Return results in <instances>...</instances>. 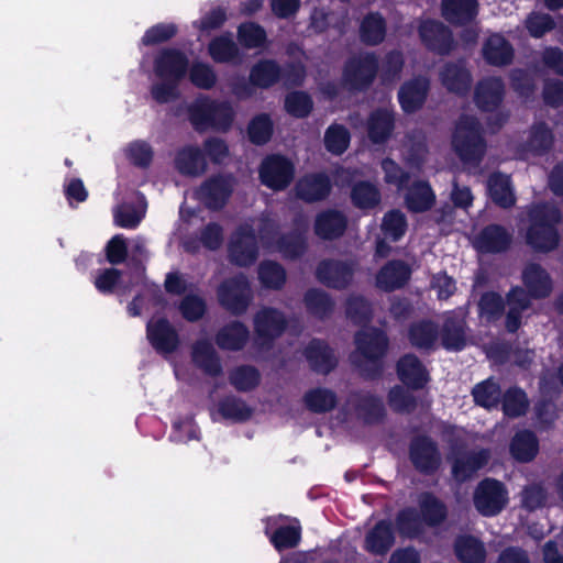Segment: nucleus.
<instances>
[{"instance_id": "obj_1", "label": "nucleus", "mask_w": 563, "mask_h": 563, "mask_svg": "<svg viewBox=\"0 0 563 563\" xmlns=\"http://www.w3.org/2000/svg\"><path fill=\"white\" fill-rule=\"evenodd\" d=\"M526 244L537 253H549L560 244L558 225L562 221L561 210L547 203L532 205L528 211Z\"/></svg>"}, {"instance_id": "obj_8", "label": "nucleus", "mask_w": 563, "mask_h": 563, "mask_svg": "<svg viewBox=\"0 0 563 563\" xmlns=\"http://www.w3.org/2000/svg\"><path fill=\"white\" fill-rule=\"evenodd\" d=\"M217 295L220 306L236 317L244 314L252 301L250 282L243 274L224 279Z\"/></svg>"}, {"instance_id": "obj_19", "label": "nucleus", "mask_w": 563, "mask_h": 563, "mask_svg": "<svg viewBox=\"0 0 563 563\" xmlns=\"http://www.w3.org/2000/svg\"><path fill=\"white\" fill-rule=\"evenodd\" d=\"M512 243V234L501 224L485 225L474 240V247L483 254H500L507 252Z\"/></svg>"}, {"instance_id": "obj_44", "label": "nucleus", "mask_w": 563, "mask_h": 563, "mask_svg": "<svg viewBox=\"0 0 563 563\" xmlns=\"http://www.w3.org/2000/svg\"><path fill=\"white\" fill-rule=\"evenodd\" d=\"M350 198L352 205L358 210H373L382 201L378 187L368 180H358L351 187Z\"/></svg>"}, {"instance_id": "obj_23", "label": "nucleus", "mask_w": 563, "mask_h": 563, "mask_svg": "<svg viewBox=\"0 0 563 563\" xmlns=\"http://www.w3.org/2000/svg\"><path fill=\"white\" fill-rule=\"evenodd\" d=\"M396 542L395 528L390 520L380 519L367 531L364 549L376 556L386 555Z\"/></svg>"}, {"instance_id": "obj_37", "label": "nucleus", "mask_w": 563, "mask_h": 563, "mask_svg": "<svg viewBox=\"0 0 563 563\" xmlns=\"http://www.w3.org/2000/svg\"><path fill=\"white\" fill-rule=\"evenodd\" d=\"M539 448L537 434L532 430L522 429L512 435L509 443V453L516 462L529 463L538 455Z\"/></svg>"}, {"instance_id": "obj_33", "label": "nucleus", "mask_w": 563, "mask_h": 563, "mask_svg": "<svg viewBox=\"0 0 563 563\" xmlns=\"http://www.w3.org/2000/svg\"><path fill=\"white\" fill-rule=\"evenodd\" d=\"M522 283L533 299H544L552 291L550 274L538 263L526 265L522 271Z\"/></svg>"}, {"instance_id": "obj_10", "label": "nucleus", "mask_w": 563, "mask_h": 563, "mask_svg": "<svg viewBox=\"0 0 563 563\" xmlns=\"http://www.w3.org/2000/svg\"><path fill=\"white\" fill-rule=\"evenodd\" d=\"M234 190L231 174H216L205 179L195 190V198L208 210L219 211L229 202Z\"/></svg>"}, {"instance_id": "obj_24", "label": "nucleus", "mask_w": 563, "mask_h": 563, "mask_svg": "<svg viewBox=\"0 0 563 563\" xmlns=\"http://www.w3.org/2000/svg\"><path fill=\"white\" fill-rule=\"evenodd\" d=\"M440 335L439 325L431 319H420L409 324L407 339L418 351L432 352L437 350Z\"/></svg>"}, {"instance_id": "obj_31", "label": "nucleus", "mask_w": 563, "mask_h": 563, "mask_svg": "<svg viewBox=\"0 0 563 563\" xmlns=\"http://www.w3.org/2000/svg\"><path fill=\"white\" fill-rule=\"evenodd\" d=\"M466 322L456 316H448L440 329L441 345L449 352L463 351L467 345Z\"/></svg>"}, {"instance_id": "obj_48", "label": "nucleus", "mask_w": 563, "mask_h": 563, "mask_svg": "<svg viewBox=\"0 0 563 563\" xmlns=\"http://www.w3.org/2000/svg\"><path fill=\"white\" fill-rule=\"evenodd\" d=\"M208 54L218 64H227L240 59V49L230 33L213 37L208 44Z\"/></svg>"}, {"instance_id": "obj_7", "label": "nucleus", "mask_w": 563, "mask_h": 563, "mask_svg": "<svg viewBox=\"0 0 563 563\" xmlns=\"http://www.w3.org/2000/svg\"><path fill=\"white\" fill-rule=\"evenodd\" d=\"M295 165L283 154L266 155L258 167V178L263 186L273 191H284L295 179Z\"/></svg>"}, {"instance_id": "obj_12", "label": "nucleus", "mask_w": 563, "mask_h": 563, "mask_svg": "<svg viewBox=\"0 0 563 563\" xmlns=\"http://www.w3.org/2000/svg\"><path fill=\"white\" fill-rule=\"evenodd\" d=\"M355 266L353 262L324 258L320 261L316 267V278L323 286L344 290L353 282Z\"/></svg>"}, {"instance_id": "obj_2", "label": "nucleus", "mask_w": 563, "mask_h": 563, "mask_svg": "<svg viewBox=\"0 0 563 563\" xmlns=\"http://www.w3.org/2000/svg\"><path fill=\"white\" fill-rule=\"evenodd\" d=\"M356 351L362 360L354 361L360 375L365 380H377L384 373V358L389 349L387 333L377 327L358 330L354 335Z\"/></svg>"}, {"instance_id": "obj_45", "label": "nucleus", "mask_w": 563, "mask_h": 563, "mask_svg": "<svg viewBox=\"0 0 563 563\" xmlns=\"http://www.w3.org/2000/svg\"><path fill=\"white\" fill-rule=\"evenodd\" d=\"M553 145L554 133L552 129L544 121L533 123L526 142V148L534 156H543L553 148Z\"/></svg>"}, {"instance_id": "obj_36", "label": "nucleus", "mask_w": 563, "mask_h": 563, "mask_svg": "<svg viewBox=\"0 0 563 563\" xmlns=\"http://www.w3.org/2000/svg\"><path fill=\"white\" fill-rule=\"evenodd\" d=\"M418 507L420 518L428 527H439L448 519V506L431 492H422L419 495Z\"/></svg>"}, {"instance_id": "obj_57", "label": "nucleus", "mask_w": 563, "mask_h": 563, "mask_svg": "<svg viewBox=\"0 0 563 563\" xmlns=\"http://www.w3.org/2000/svg\"><path fill=\"white\" fill-rule=\"evenodd\" d=\"M274 133V123L267 113L256 114L247 124L249 141L257 146L267 144Z\"/></svg>"}, {"instance_id": "obj_62", "label": "nucleus", "mask_w": 563, "mask_h": 563, "mask_svg": "<svg viewBox=\"0 0 563 563\" xmlns=\"http://www.w3.org/2000/svg\"><path fill=\"white\" fill-rule=\"evenodd\" d=\"M284 107L289 115L305 119L313 110V100L308 92L295 90L286 95Z\"/></svg>"}, {"instance_id": "obj_11", "label": "nucleus", "mask_w": 563, "mask_h": 563, "mask_svg": "<svg viewBox=\"0 0 563 563\" xmlns=\"http://www.w3.org/2000/svg\"><path fill=\"white\" fill-rule=\"evenodd\" d=\"M408 455L413 468L422 475H434L442 464L438 443L427 434H418L411 438Z\"/></svg>"}, {"instance_id": "obj_34", "label": "nucleus", "mask_w": 563, "mask_h": 563, "mask_svg": "<svg viewBox=\"0 0 563 563\" xmlns=\"http://www.w3.org/2000/svg\"><path fill=\"white\" fill-rule=\"evenodd\" d=\"M354 409L365 424L374 426L384 421L386 409L383 399L369 391L354 395Z\"/></svg>"}, {"instance_id": "obj_28", "label": "nucleus", "mask_w": 563, "mask_h": 563, "mask_svg": "<svg viewBox=\"0 0 563 563\" xmlns=\"http://www.w3.org/2000/svg\"><path fill=\"white\" fill-rule=\"evenodd\" d=\"M191 361L210 377H218L223 373L221 358L208 339H199L192 344Z\"/></svg>"}, {"instance_id": "obj_63", "label": "nucleus", "mask_w": 563, "mask_h": 563, "mask_svg": "<svg viewBox=\"0 0 563 563\" xmlns=\"http://www.w3.org/2000/svg\"><path fill=\"white\" fill-rule=\"evenodd\" d=\"M405 66L404 54L398 49L387 52L380 66V81L383 85L396 82L402 73Z\"/></svg>"}, {"instance_id": "obj_38", "label": "nucleus", "mask_w": 563, "mask_h": 563, "mask_svg": "<svg viewBox=\"0 0 563 563\" xmlns=\"http://www.w3.org/2000/svg\"><path fill=\"white\" fill-rule=\"evenodd\" d=\"M395 129L394 113L387 109L378 108L371 112L367 119V136L373 144L386 143Z\"/></svg>"}, {"instance_id": "obj_15", "label": "nucleus", "mask_w": 563, "mask_h": 563, "mask_svg": "<svg viewBox=\"0 0 563 563\" xmlns=\"http://www.w3.org/2000/svg\"><path fill=\"white\" fill-rule=\"evenodd\" d=\"M189 59L187 55L174 47L163 48L154 59V73L159 79L181 82L187 76Z\"/></svg>"}, {"instance_id": "obj_50", "label": "nucleus", "mask_w": 563, "mask_h": 563, "mask_svg": "<svg viewBox=\"0 0 563 563\" xmlns=\"http://www.w3.org/2000/svg\"><path fill=\"white\" fill-rule=\"evenodd\" d=\"M303 404L313 413H325L336 407L338 396L329 388L314 387L305 393Z\"/></svg>"}, {"instance_id": "obj_32", "label": "nucleus", "mask_w": 563, "mask_h": 563, "mask_svg": "<svg viewBox=\"0 0 563 563\" xmlns=\"http://www.w3.org/2000/svg\"><path fill=\"white\" fill-rule=\"evenodd\" d=\"M477 13V0H442L441 14L451 25H467L476 18Z\"/></svg>"}, {"instance_id": "obj_17", "label": "nucleus", "mask_w": 563, "mask_h": 563, "mask_svg": "<svg viewBox=\"0 0 563 563\" xmlns=\"http://www.w3.org/2000/svg\"><path fill=\"white\" fill-rule=\"evenodd\" d=\"M230 262L240 267L253 265L258 256L256 235L251 228H240L228 247Z\"/></svg>"}, {"instance_id": "obj_51", "label": "nucleus", "mask_w": 563, "mask_h": 563, "mask_svg": "<svg viewBox=\"0 0 563 563\" xmlns=\"http://www.w3.org/2000/svg\"><path fill=\"white\" fill-rule=\"evenodd\" d=\"M261 380V372L254 365H239L229 373L230 385L240 393H249L256 389Z\"/></svg>"}, {"instance_id": "obj_4", "label": "nucleus", "mask_w": 563, "mask_h": 563, "mask_svg": "<svg viewBox=\"0 0 563 563\" xmlns=\"http://www.w3.org/2000/svg\"><path fill=\"white\" fill-rule=\"evenodd\" d=\"M452 147L464 164L478 165L486 153L484 130L474 115H462L452 134Z\"/></svg>"}, {"instance_id": "obj_53", "label": "nucleus", "mask_w": 563, "mask_h": 563, "mask_svg": "<svg viewBox=\"0 0 563 563\" xmlns=\"http://www.w3.org/2000/svg\"><path fill=\"white\" fill-rule=\"evenodd\" d=\"M500 400L503 412L508 418H519L528 412L529 399L520 387H509Z\"/></svg>"}, {"instance_id": "obj_26", "label": "nucleus", "mask_w": 563, "mask_h": 563, "mask_svg": "<svg viewBox=\"0 0 563 563\" xmlns=\"http://www.w3.org/2000/svg\"><path fill=\"white\" fill-rule=\"evenodd\" d=\"M176 170L187 177H198L206 173L208 163L203 151L197 145H185L176 151Z\"/></svg>"}, {"instance_id": "obj_22", "label": "nucleus", "mask_w": 563, "mask_h": 563, "mask_svg": "<svg viewBox=\"0 0 563 563\" xmlns=\"http://www.w3.org/2000/svg\"><path fill=\"white\" fill-rule=\"evenodd\" d=\"M429 90V79L423 76L405 81L398 90V101L402 111L407 114L419 111L427 100Z\"/></svg>"}, {"instance_id": "obj_61", "label": "nucleus", "mask_w": 563, "mask_h": 563, "mask_svg": "<svg viewBox=\"0 0 563 563\" xmlns=\"http://www.w3.org/2000/svg\"><path fill=\"white\" fill-rule=\"evenodd\" d=\"M351 134L343 124L333 123L324 133L325 150L333 155H342L350 145Z\"/></svg>"}, {"instance_id": "obj_30", "label": "nucleus", "mask_w": 563, "mask_h": 563, "mask_svg": "<svg viewBox=\"0 0 563 563\" xmlns=\"http://www.w3.org/2000/svg\"><path fill=\"white\" fill-rule=\"evenodd\" d=\"M483 58L490 66L503 67L514 60L515 51L511 43L501 34H492L482 48Z\"/></svg>"}, {"instance_id": "obj_6", "label": "nucleus", "mask_w": 563, "mask_h": 563, "mask_svg": "<svg viewBox=\"0 0 563 563\" xmlns=\"http://www.w3.org/2000/svg\"><path fill=\"white\" fill-rule=\"evenodd\" d=\"M509 503V492L505 483L493 477L479 481L473 493V505L477 512L487 518L503 512Z\"/></svg>"}, {"instance_id": "obj_21", "label": "nucleus", "mask_w": 563, "mask_h": 563, "mask_svg": "<svg viewBox=\"0 0 563 563\" xmlns=\"http://www.w3.org/2000/svg\"><path fill=\"white\" fill-rule=\"evenodd\" d=\"M505 85L499 77L481 79L474 89V103L482 112H494L503 103Z\"/></svg>"}, {"instance_id": "obj_27", "label": "nucleus", "mask_w": 563, "mask_h": 563, "mask_svg": "<svg viewBox=\"0 0 563 563\" xmlns=\"http://www.w3.org/2000/svg\"><path fill=\"white\" fill-rule=\"evenodd\" d=\"M347 229L346 216L336 209H327L316 216L313 230L324 241L340 239Z\"/></svg>"}, {"instance_id": "obj_20", "label": "nucleus", "mask_w": 563, "mask_h": 563, "mask_svg": "<svg viewBox=\"0 0 563 563\" xmlns=\"http://www.w3.org/2000/svg\"><path fill=\"white\" fill-rule=\"evenodd\" d=\"M396 373L399 380L411 390H420L430 380L427 367L413 353H406L396 363Z\"/></svg>"}, {"instance_id": "obj_5", "label": "nucleus", "mask_w": 563, "mask_h": 563, "mask_svg": "<svg viewBox=\"0 0 563 563\" xmlns=\"http://www.w3.org/2000/svg\"><path fill=\"white\" fill-rule=\"evenodd\" d=\"M379 71V59L374 52H366L346 58L342 67L340 86L350 93L366 92Z\"/></svg>"}, {"instance_id": "obj_56", "label": "nucleus", "mask_w": 563, "mask_h": 563, "mask_svg": "<svg viewBox=\"0 0 563 563\" xmlns=\"http://www.w3.org/2000/svg\"><path fill=\"white\" fill-rule=\"evenodd\" d=\"M345 314L353 324L365 327L373 318V308L364 296L351 295L345 302Z\"/></svg>"}, {"instance_id": "obj_25", "label": "nucleus", "mask_w": 563, "mask_h": 563, "mask_svg": "<svg viewBox=\"0 0 563 563\" xmlns=\"http://www.w3.org/2000/svg\"><path fill=\"white\" fill-rule=\"evenodd\" d=\"M411 277L409 265L401 260H391L384 264L376 274L377 288L390 292L402 288Z\"/></svg>"}, {"instance_id": "obj_64", "label": "nucleus", "mask_w": 563, "mask_h": 563, "mask_svg": "<svg viewBox=\"0 0 563 563\" xmlns=\"http://www.w3.org/2000/svg\"><path fill=\"white\" fill-rule=\"evenodd\" d=\"M190 82L198 89L210 90L217 84V74L213 67L205 62L196 60L188 67Z\"/></svg>"}, {"instance_id": "obj_54", "label": "nucleus", "mask_w": 563, "mask_h": 563, "mask_svg": "<svg viewBox=\"0 0 563 563\" xmlns=\"http://www.w3.org/2000/svg\"><path fill=\"white\" fill-rule=\"evenodd\" d=\"M474 402L485 409L496 408L501 399V389L492 377L476 384L472 389Z\"/></svg>"}, {"instance_id": "obj_43", "label": "nucleus", "mask_w": 563, "mask_h": 563, "mask_svg": "<svg viewBox=\"0 0 563 563\" xmlns=\"http://www.w3.org/2000/svg\"><path fill=\"white\" fill-rule=\"evenodd\" d=\"M454 554L462 563H485L486 549L484 543L472 534L459 536L453 544Z\"/></svg>"}, {"instance_id": "obj_35", "label": "nucleus", "mask_w": 563, "mask_h": 563, "mask_svg": "<svg viewBox=\"0 0 563 563\" xmlns=\"http://www.w3.org/2000/svg\"><path fill=\"white\" fill-rule=\"evenodd\" d=\"M443 87L457 96H466L472 86V74L464 66L456 63H446L440 71Z\"/></svg>"}, {"instance_id": "obj_14", "label": "nucleus", "mask_w": 563, "mask_h": 563, "mask_svg": "<svg viewBox=\"0 0 563 563\" xmlns=\"http://www.w3.org/2000/svg\"><path fill=\"white\" fill-rule=\"evenodd\" d=\"M332 181L324 172L308 173L301 176L295 184L294 191L298 200L305 203L324 201L332 191Z\"/></svg>"}, {"instance_id": "obj_18", "label": "nucleus", "mask_w": 563, "mask_h": 563, "mask_svg": "<svg viewBox=\"0 0 563 563\" xmlns=\"http://www.w3.org/2000/svg\"><path fill=\"white\" fill-rule=\"evenodd\" d=\"M303 356L310 369L319 375H329L339 364L334 350L323 339H311L303 349Z\"/></svg>"}, {"instance_id": "obj_9", "label": "nucleus", "mask_w": 563, "mask_h": 563, "mask_svg": "<svg viewBox=\"0 0 563 563\" xmlns=\"http://www.w3.org/2000/svg\"><path fill=\"white\" fill-rule=\"evenodd\" d=\"M256 345L264 350L273 347L288 327V320L283 311L274 307L260 309L253 319Z\"/></svg>"}, {"instance_id": "obj_39", "label": "nucleus", "mask_w": 563, "mask_h": 563, "mask_svg": "<svg viewBox=\"0 0 563 563\" xmlns=\"http://www.w3.org/2000/svg\"><path fill=\"white\" fill-rule=\"evenodd\" d=\"M435 194L427 180H416L405 195L406 208L412 213H422L432 209Z\"/></svg>"}, {"instance_id": "obj_29", "label": "nucleus", "mask_w": 563, "mask_h": 563, "mask_svg": "<svg viewBox=\"0 0 563 563\" xmlns=\"http://www.w3.org/2000/svg\"><path fill=\"white\" fill-rule=\"evenodd\" d=\"M489 461V451L479 449L478 451L465 452L452 461L451 473L455 481L464 483L482 470Z\"/></svg>"}, {"instance_id": "obj_13", "label": "nucleus", "mask_w": 563, "mask_h": 563, "mask_svg": "<svg viewBox=\"0 0 563 563\" xmlns=\"http://www.w3.org/2000/svg\"><path fill=\"white\" fill-rule=\"evenodd\" d=\"M418 32L422 44L434 54L445 56L455 47L452 31L438 20L421 22Z\"/></svg>"}, {"instance_id": "obj_46", "label": "nucleus", "mask_w": 563, "mask_h": 563, "mask_svg": "<svg viewBox=\"0 0 563 563\" xmlns=\"http://www.w3.org/2000/svg\"><path fill=\"white\" fill-rule=\"evenodd\" d=\"M303 302L308 313L319 320L330 318L335 306L332 297L320 288L308 289L305 292Z\"/></svg>"}, {"instance_id": "obj_60", "label": "nucleus", "mask_w": 563, "mask_h": 563, "mask_svg": "<svg viewBox=\"0 0 563 563\" xmlns=\"http://www.w3.org/2000/svg\"><path fill=\"white\" fill-rule=\"evenodd\" d=\"M238 41L246 49L263 47L267 42L265 29L256 22H243L238 26Z\"/></svg>"}, {"instance_id": "obj_47", "label": "nucleus", "mask_w": 563, "mask_h": 563, "mask_svg": "<svg viewBox=\"0 0 563 563\" xmlns=\"http://www.w3.org/2000/svg\"><path fill=\"white\" fill-rule=\"evenodd\" d=\"M395 529L401 538L417 539L424 532V525L413 507L400 509L395 517Z\"/></svg>"}, {"instance_id": "obj_55", "label": "nucleus", "mask_w": 563, "mask_h": 563, "mask_svg": "<svg viewBox=\"0 0 563 563\" xmlns=\"http://www.w3.org/2000/svg\"><path fill=\"white\" fill-rule=\"evenodd\" d=\"M305 231L306 227L302 231L295 229L278 238L277 246L285 257L296 260L305 254L307 250Z\"/></svg>"}, {"instance_id": "obj_41", "label": "nucleus", "mask_w": 563, "mask_h": 563, "mask_svg": "<svg viewBox=\"0 0 563 563\" xmlns=\"http://www.w3.org/2000/svg\"><path fill=\"white\" fill-rule=\"evenodd\" d=\"M249 336V328L243 322L234 320L217 332L216 343L221 350L241 351L246 345Z\"/></svg>"}, {"instance_id": "obj_58", "label": "nucleus", "mask_w": 563, "mask_h": 563, "mask_svg": "<svg viewBox=\"0 0 563 563\" xmlns=\"http://www.w3.org/2000/svg\"><path fill=\"white\" fill-rule=\"evenodd\" d=\"M265 534L269 538L273 547L282 552L284 550L296 548L301 540V528L299 526H280L269 533V529H265Z\"/></svg>"}, {"instance_id": "obj_42", "label": "nucleus", "mask_w": 563, "mask_h": 563, "mask_svg": "<svg viewBox=\"0 0 563 563\" xmlns=\"http://www.w3.org/2000/svg\"><path fill=\"white\" fill-rule=\"evenodd\" d=\"M282 66L275 59H260L250 69L252 86L268 89L280 81Z\"/></svg>"}, {"instance_id": "obj_40", "label": "nucleus", "mask_w": 563, "mask_h": 563, "mask_svg": "<svg viewBox=\"0 0 563 563\" xmlns=\"http://www.w3.org/2000/svg\"><path fill=\"white\" fill-rule=\"evenodd\" d=\"M487 191L492 201L503 209H509L516 203L510 176L500 172L493 173L487 180Z\"/></svg>"}, {"instance_id": "obj_59", "label": "nucleus", "mask_w": 563, "mask_h": 563, "mask_svg": "<svg viewBox=\"0 0 563 563\" xmlns=\"http://www.w3.org/2000/svg\"><path fill=\"white\" fill-rule=\"evenodd\" d=\"M258 279L264 288L279 290L286 284V271L275 261H263L258 266Z\"/></svg>"}, {"instance_id": "obj_52", "label": "nucleus", "mask_w": 563, "mask_h": 563, "mask_svg": "<svg viewBox=\"0 0 563 563\" xmlns=\"http://www.w3.org/2000/svg\"><path fill=\"white\" fill-rule=\"evenodd\" d=\"M218 412L225 420L245 422L251 419L253 409L242 398L227 395L219 400Z\"/></svg>"}, {"instance_id": "obj_3", "label": "nucleus", "mask_w": 563, "mask_h": 563, "mask_svg": "<svg viewBox=\"0 0 563 563\" xmlns=\"http://www.w3.org/2000/svg\"><path fill=\"white\" fill-rule=\"evenodd\" d=\"M187 115L192 129L198 133H225L232 128L235 112L228 101L199 97L187 107Z\"/></svg>"}, {"instance_id": "obj_49", "label": "nucleus", "mask_w": 563, "mask_h": 563, "mask_svg": "<svg viewBox=\"0 0 563 563\" xmlns=\"http://www.w3.org/2000/svg\"><path fill=\"white\" fill-rule=\"evenodd\" d=\"M386 36V21L378 12L366 14L360 25L361 42L367 46H376L384 42Z\"/></svg>"}, {"instance_id": "obj_16", "label": "nucleus", "mask_w": 563, "mask_h": 563, "mask_svg": "<svg viewBox=\"0 0 563 563\" xmlns=\"http://www.w3.org/2000/svg\"><path fill=\"white\" fill-rule=\"evenodd\" d=\"M146 338L151 346L162 354H172L180 345L178 331L165 317L152 319L147 322Z\"/></svg>"}]
</instances>
